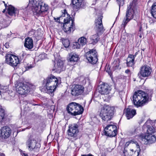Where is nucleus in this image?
Wrapping results in <instances>:
<instances>
[{"instance_id":"nucleus-22","label":"nucleus","mask_w":156,"mask_h":156,"mask_svg":"<svg viewBox=\"0 0 156 156\" xmlns=\"http://www.w3.org/2000/svg\"><path fill=\"white\" fill-rule=\"evenodd\" d=\"M64 66V62L61 60H58L56 64L54 66L53 70H55L57 72H60L65 69Z\"/></svg>"},{"instance_id":"nucleus-50","label":"nucleus","mask_w":156,"mask_h":156,"mask_svg":"<svg viewBox=\"0 0 156 156\" xmlns=\"http://www.w3.org/2000/svg\"><path fill=\"white\" fill-rule=\"evenodd\" d=\"M137 54H138V52H136L135 53V54L134 55H133V56H134V58H135V57H136V55H137Z\"/></svg>"},{"instance_id":"nucleus-18","label":"nucleus","mask_w":156,"mask_h":156,"mask_svg":"<svg viewBox=\"0 0 156 156\" xmlns=\"http://www.w3.org/2000/svg\"><path fill=\"white\" fill-rule=\"evenodd\" d=\"M99 91L102 95L108 94L111 90V88L107 83H103L99 86Z\"/></svg>"},{"instance_id":"nucleus-40","label":"nucleus","mask_w":156,"mask_h":156,"mask_svg":"<svg viewBox=\"0 0 156 156\" xmlns=\"http://www.w3.org/2000/svg\"><path fill=\"white\" fill-rule=\"evenodd\" d=\"M24 54H23L22 55H21L20 56V57L19 58V61H20V62H21L22 61H23L24 60Z\"/></svg>"},{"instance_id":"nucleus-34","label":"nucleus","mask_w":156,"mask_h":156,"mask_svg":"<svg viewBox=\"0 0 156 156\" xmlns=\"http://www.w3.org/2000/svg\"><path fill=\"white\" fill-rule=\"evenodd\" d=\"M78 41L80 43V45L83 46L86 44L87 42V40L86 38L84 37H82L78 39Z\"/></svg>"},{"instance_id":"nucleus-15","label":"nucleus","mask_w":156,"mask_h":156,"mask_svg":"<svg viewBox=\"0 0 156 156\" xmlns=\"http://www.w3.org/2000/svg\"><path fill=\"white\" fill-rule=\"evenodd\" d=\"M78 127V125L76 124L69 125V129L67 131L68 136L73 138L76 137L79 132Z\"/></svg>"},{"instance_id":"nucleus-16","label":"nucleus","mask_w":156,"mask_h":156,"mask_svg":"<svg viewBox=\"0 0 156 156\" xmlns=\"http://www.w3.org/2000/svg\"><path fill=\"white\" fill-rule=\"evenodd\" d=\"M84 91V87L81 85H75L71 88V94L73 96H79Z\"/></svg>"},{"instance_id":"nucleus-42","label":"nucleus","mask_w":156,"mask_h":156,"mask_svg":"<svg viewBox=\"0 0 156 156\" xmlns=\"http://www.w3.org/2000/svg\"><path fill=\"white\" fill-rule=\"evenodd\" d=\"M32 67L31 66V65H27L25 67V68L26 69V70H28L32 68Z\"/></svg>"},{"instance_id":"nucleus-8","label":"nucleus","mask_w":156,"mask_h":156,"mask_svg":"<svg viewBox=\"0 0 156 156\" xmlns=\"http://www.w3.org/2000/svg\"><path fill=\"white\" fill-rule=\"evenodd\" d=\"M142 130L147 134H151L156 132V121L154 122L147 120L142 126Z\"/></svg>"},{"instance_id":"nucleus-24","label":"nucleus","mask_w":156,"mask_h":156,"mask_svg":"<svg viewBox=\"0 0 156 156\" xmlns=\"http://www.w3.org/2000/svg\"><path fill=\"white\" fill-rule=\"evenodd\" d=\"M24 46L26 48L28 49H32L33 46L32 39L29 37L26 38L25 39Z\"/></svg>"},{"instance_id":"nucleus-4","label":"nucleus","mask_w":156,"mask_h":156,"mask_svg":"<svg viewBox=\"0 0 156 156\" xmlns=\"http://www.w3.org/2000/svg\"><path fill=\"white\" fill-rule=\"evenodd\" d=\"M136 9V3L134 2L133 1L127 7L126 16L124 18L121 25L122 27L125 28L127 23L133 19Z\"/></svg>"},{"instance_id":"nucleus-5","label":"nucleus","mask_w":156,"mask_h":156,"mask_svg":"<svg viewBox=\"0 0 156 156\" xmlns=\"http://www.w3.org/2000/svg\"><path fill=\"white\" fill-rule=\"evenodd\" d=\"M114 108L108 105H104L101 109L99 116L102 120L108 121L113 117Z\"/></svg>"},{"instance_id":"nucleus-31","label":"nucleus","mask_w":156,"mask_h":156,"mask_svg":"<svg viewBox=\"0 0 156 156\" xmlns=\"http://www.w3.org/2000/svg\"><path fill=\"white\" fill-rule=\"evenodd\" d=\"M83 0H72V3L73 5L76 6V8L81 7Z\"/></svg>"},{"instance_id":"nucleus-7","label":"nucleus","mask_w":156,"mask_h":156,"mask_svg":"<svg viewBox=\"0 0 156 156\" xmlns=\"http://www.w3.org/2000/svg\"><path fill=\"white\" fill-rule=\"evenodd\" d=\"M67 109L69 113L74 116L82 114L84 110L81 105L75 102H72L69 104Z\"/></svg>"},{"instance_id":"nucleus-10","label":"nucleus","mask_w":156,"mask_h":156,"mask_svg":"<svg viewBox=\"0 0 156 156\" xmlns=\"http://www.w3.org/2000/svg\"><path fill=\"white\" fill-rule=\"evenodd\" d=\"M34 4H32L34 7V10L37 14H41L43 12L47 11L48 9V5L44 3L38 1H33Z\"/></svg>"},{"instance_id":"nucleus-38","label":"nucleus","mask_w":156,"mask_h":156,"mask_svg":"<svg viewBox=\"0 0 156 156\" xmlns=\"http://www.w3.org/2000/svg\"><path fill=\"white\" fill-rule=\"evenodd\" d=\"M117 1L119 5V9H120V6H122L124 4V1L123 0H117Z\"/></svg>"},{"instance_id":"nucleus-46","label":"nucleus","mask_w":156,"mask_h":156,"mask_svg":"<svg viewBox=\"0 0 156 156\" xmlns=\"http://www.w3.org/2000/svg\"><path fill=\"white\" fill-rule=\"evenodd\" d=\"M124 94L122 91H121L119 92V95H120V97L121 98L122 95Z\"/></svg>"},{"instance_id":"nucleus-43","label":"nucleus","mask_w":156,"mask_h":156,"mask_svg":"<svg viewBox=\"0 0 156 156\" xmlns=\"http://www.w3.org/2000/svg\"><path fill=\"white\" fill-rule=\"evenodd\" d=\"M21 154L22 156H28L27 154L25 153L24 151L21 152Z\"/></svg>"},{"instance_id":"nucleus-49","label":"nucleus","mask_w":156,"mask_h":156,"mask_svg":"<svg viewBox=\"0 0 156 156\" xmlns=\"http://www.w3.org/2000/svg\"><path fill=\"white\" fill-rule=\"evenodd\" d=\"M0 156H5L4 154L0 152Z\"/></svg>"},{"instance_id":"nucleus-47","label":"nucleus","mask_w":156,"mask_h":156,"mask_svg":"<svg viewBox=\"0 0 156 156\" xmlns=\"http://www.w3.org/2000/svg\"><path fill=\"white\" fill-rule=\"evenodd\" d=\"M81 156H94L91 154H83Z\"/></svg>"},{"instance_id":"nucleus-27","label":"nucleus","mask_w":156,"mask_h":156,"mask_svg":"<svg viewBox=\"0 0 156 156\" xmlns=\"http://www.w3.org/2000/svg\"><path fill=\"white\" fill-rule=\"evenodd\" d=\"M8 14L11 16H15L16 12L17 11V9L11 5H9L8 6L7 10Z\"/></svg>"},{"instance_id":"nucleus-32","label":"nucleus","mask_w":156,"mask_h":156,"mask_svg":"<svg viewBox=\"0 0 156 156\" xmlns=\"http://www.w3.org/2000/svg\"><path fill=\"white\" fill-rule=\"evenodd\" d=\"M130 145L131 146H136L137 148L138 147H139V146L137 144V143L136 141H135L134 140H131L129 141H128L125 144V147L124 148L126 149V147H127L128 146Z\"/></svg>"},{"instance_id":"nucleus-17","label":"nucleus","mask_w":156,"mask_h":156,"mask_svg":"<svg viewBox=\"0 0 156 156\" xmlns=\"http://www.w3.org/2000/svg\"><path fill=\"white\" fill-rule=\"evenodd\" d=\"M151 68L147 65H144L141 67L140 71L138 73V76H141L143 77H147L149 76L151 72Z\"/></svg>"},{"instance_id":"nucleus-13","label":"nucleus","mask_w":156,"mask_h":156,"mask_svg":"<svg viewBox=\"0 0 156 156\" xmlns=\"http://www.w3.org/2000/svg\"><path fill=\"white\" fill-rule=\"evenodd\" d=\"M139 138L145 144H152L154 143L156 141V137L154 135L151 134H140Z\"/></svg>"},{"instance_id":"nucleus-29","label":"nucleus","mask_w":156,"mask_h":156,"mask_svg":"<svg viewBox=\"0 0 156 156\" xmlns=\"http://www.w3.org/2000/svg\"><path fill=\"white\" fill-rule=\"evenodd\" d=\"M100 39L99 34L97 33V34L93 35L91 37V40L92 41L91 43L95 44Z\"/></svg>"},{"instance_id":"nucleus-51","label":"nucleus","mask_w":156,"mask_h":156,"mask_svg":"<svg viewBox=\"0 0 156 156\" xmlns=\"http://www.w3.org/2000/svg\"><path fill=\"white\" fill-rule=\"evenodd\" d=\"M4 5H5V8H6L8 6L5 3Z\"/></svg>"},{"instance_id":"nucleus-21","label":"nucleus","mask_w":156,"mask_h":156,"mask_svg":"<svg viewBox=\"0 0 156 156\" xmlns=\"http://www.w3.org/2000/svg\"><path fill=\"white\" fill-rule=\"evenodd\" d=\"M139 148L137 150H135L133 149H130L128 151L129 153L128 152V151L126 150L125 148L124 149L123 153L125 156H138L139 154L140 151V149L139 147Z\"/></svg>"},{"instance_id":"nucleus-26","label":"nucleus","mask_w":156,"mask_h":156,"mask_svg":"<svg viewBox=\"0 0 156 156\" xmlns=\"http://www.w3.org/2000/svg\"><path fill=\"white\" fill-rule=\"evenodd\" d=\"M134 57L133 55H130L128 56L127 59L126 63L127 66L129 67H133L134 64Z\"/></svg>"},{"instance_id":"nucleus-14","label":"nucleus","mask_w":156,"mask_h":156,"mask_svg":"<svg viewBox=\"0 0 156 156\" xmlns=\"http://www.w3.org/2000/svg\"><path fill=\"white\" fill-rule=\"evenodd\" d=\"M116 126L113 125H108L105 128L104 131L105 135L113 137L116 135L117 132Z\"/></svg>"},{"instance_id":"nucleus-48","label":"nucleus","mask_w":156,"mask_h":156,"mask_svg":"<svg viewBox=\"0 0 156 156\" xmlns=\"http://www.w3.org/2000/svg\"><path fill=\"white\" fill-rule=\"evenodd\" d=\"M143 26H140V29H139V32H141L142 29H143Z\"/></svg>"},{"instance_id":"nucleus-3","label":"nucleus","mask_w":156,"mask_h":156,"mask_svg":"<svg viewBox=\"0 0 156 156\" xmlns=\"http://www.w3.org/2000/svg\"><path fill=\"white\" fill-rule=\"evenodd\" d=\"M46 87V91L47 93L52 94L55 91L58 85L60 83V81L55 76L51 75L48 76L44 81Z\"/></svg>"},{"instance_id":"nucleus-36","label":"nucleus","mask_w":156,"mask_h":156,"mask_svg":"<svg viewBox=\"0 0 156 156\" xmlns=\"http://www.w3.org/2000/svg\"><path fill=\"white\" fill-rule=\"evenodd\" d=\"M151 13H154L156 12V2L154 3L151 6Z\"/></svg>"},{"instance_id":"nucleus-11","label":"nucleus","mask_w":156,"mask_h":156,"mask_svg":"<svg viewBox=\"0 0 156 156\" xmlns=\"http://www.w3.org/2000/svg\"><path fill=\"white\" fill-rule=\"evenodd\" d=\"M27 147L29 151H38L40 147V144L35 139L32 138L29 139L26 142Z\"/></svg>"},{"instance_id":"nucleus-39","label":"nucleus","mask_w":156,"mask_h":156,"mask_svg":"<svg viewBox=\"0 0 156 156\" xmlns=\"http://www.w3.org/2000/svg\"><path fill=\"white\" fill-rule=\"evenodd\" d=\"M7 96L5 97V99L7 100H10L12 99V97H13L12 95H9V94H6Z\"/></svg>"},{"instance_id":"nucleus-44","label":"nucleus","mask_w":156,"mask_h":156,"mask_svg":"<svg viewBox=\"0 0 156 156\" xmlns=\"http://www.w3.org/2000/svg\"><path fill=\"white\" fill-rule=\"evenodd\" d=\"M125 73L127 74H128V75H130V71L128 69H127V70H126L125 71Z\"/></svg>"},{"instance_id":"nucleus-19","label":"nucleus","mask_w":156,"mask_h":156,"mask_svg":"<svg viewBox=\"0 0 156 156\" xmlns=\"http://www.w3.org/2000/svg\"><path fill=\"white\" fill-rule=\"evenodd\" d=\"M0 137L5 139L8 138L10 135L11 130L8 126H3L0 129Z\"/></svg>"},{"instance_id":"nucleus-53","label":"nucleus","mask_w":156,"mask_h":156,"mask_svg":"<svg viewBox=\"0 0 156 156\" xmlns=\"http://www.w3.org/2000/svg\"><path fill=\"white\" fill-rule=\"evenodd\" d=\"M3 3H4V4L5 3V1H3Z\"/></svg>"},{"instance_id":"nucleus-23","label":"nucleus","mask_w":156,"mask_h":156,"mask_svg":"<svg viewBox=\"0 0 156 156\" xmlns=\"http://www.w3.org/2000/svg\"><path fill=\"white\" fill-rule=\"evenodd\" d=\"M103 16H100L95 22L96 26L98 28V32H101L103 31V27L102 24V20Z\"/></svg>"},{"instance_id":"nucleus-35","label":"nucleus","mask_w":156,"mask_h":156,"mask_svg":"<svg viewBox=\"0 0 156 156\" xmlns=\"http://www.w3.org/2000/svg\"><path fill=\"white\" fill-rule=\"evenodd\" d=\"M62 43L64 47L68 48L70 45L69 41L67 39H64L62 41Z\"/></svg>"},{"instance_id":"nucleus-52","label":"nucleus","mask_w":156,"mask_h":156,"mask_svg":"<svg viewBox=\"0 0 156 156\" xmlns=\"http://www.w3.org/2000/svg\"><path fill=\"white\" fill-rule=\"evenodd\" d=\"M5 9H4L3 11V12H5Z\"/></svg>"},{"instance_id":"nucleus-37","label":"nucleus","mask_w":156,"mask_h":156,"mask_svg":"<svg viewBox=\"0 0 156 156\" xmlns=\"http://www.w3.org/2000/svg\"><path fill=\"white\" fill-rule=\"evenodd\" d=\"M73 45L75 47V48H80L81 47H82L79 41L78 42H76L74 43L73 44Z\"/></svg>"},{"instance_id":"nucleus-45","label":"nucleus","mask_w":156,"mask_h":156,"mask_svg":"<svg viewBox=\"0 0 156 156\" xmlns=\"http://www.w3.org/2000/svg\"><path fill=\"white\" fill-rule=\"evenodd\" d=\"M151 14L153 17L156 19V12H154V13H151Z\"/></svg>"},{"instance_id":"nucleus-30","label":"nucleus","mask_w":156,"mask_h":156,"mask_svg":"<svg viewBox=\"0 0 156 156\" xmlns=\"http://www.w3.org/2000/svg\"><path fill=\"white\" fill-rule=\"evenodd\" d=\"M120 61L119 59H117L113 61V63H112V66L113 69V70H114L119 69H120L119 67V63Z\"/></svg>"},{"instance_id":"nucleus-1","label":"nucleus","mask_w":156,"mask_h":156,"mask_svg":"<svg viewBox=\"0 0 156 156\" xmlns=\"http://www.w3.org/2000/svg\"><path fill=\"white\" fill-rule=\"evenodd\" d=\"M62 14L61 16L56 19L55 18V20L57 22H59L60 20L62 19L63 17L67 16V17L65 18L63 20L64 23L63 24V27L64 31L67 34L70 33L71 31H73L74 30V22L72 19V18L70 17V16L67 13V11L66 9H64L63 11L62 12Z\"/></svg>"},{"instance_id":"nucleus-6","label":"nucleus","mask_w":156,"mask_h":156,"mask_svg":"<svg viewBox=\"0 0 156 156\" xmlns=\"http://www.w3.org/2000/svg\"><path fill=\"white\" fill-rule=\"evenodd\" d=\"M16 90L20 94L25 95L28 93L30 90H33L35 87L28 83H19L16 85Z\"/></svg>"},{"instance_id":"nucleus-41","label":"nucleus","mask_w":156,"mask_h":156,"mask_svg":"<svg viewBox=\"0 0 156 156\" xmlns=\"http://www.w3.org/2000/svg\"><path fill=\"white\" fill-rule=\"evenodd\" d=\"M141 25L143 26V29H147V24L146 23H144L142 24Z\"/></svg>"},{"instance_id":"nucleus-20","label":"nucleus","mask_w":156,"mask_h":156,"mask_svg":"<svg viewBox=\"0 0 156 156\" xmlns=\"http://www.w3.org/2000/svg\"><path fill=\"white\" fill-rule=\"evenodd\" d=\"M124 111L128 119L132 118L136 114V110L133 109L131 106H129Z\"/></svg>"},{"instance_id":"nucleus-12","label":"nucleus","mask_w":156,"mask_h":156,"mask_svg":"<svg viewBox=\"0 0 156 156\" xmlns=\"http://www.w3.org/2000/svg\"><path fill=\"white\" fill-rule=\"evenodd\" d=\"M85 56L90 63L94 64L97 62L98 60V54L95 50L92 49L90 50L86 53Z\"/></svg>"},{"instance_id":"nucleus-9","label":"nucleus","mask_w":156,"mask_h":156,"mask_svg":"<svg viewBox=\"0 0 156 156\" xmlns=\"http://www.w3.org/2000/svg\"><path fill=\"white\" fill-rule=\"evenodd\" d=\"M19 61V58L12 54L8 53L5 56V63L12 67L17 66L20 64Z\"/></svg>"},{"instance_id":"nucleus-55","label":"nucleus","mask_w":156,"mask_h":156,"mask_svg":"<svg viewBox=\"0 0 156 156\" xmlns=\"http://www.w3.org/2000/svg\"><path fill=\"white\" fill-rule=\"evenodd\" d=\"M1 91H0V94H1Z\"/></svg>"},{"instance_id":"nucleus-33","label":"nucleus","mask_w":156,"mask_h":156,"mask_svg":"<svg viewBox=\"0 0 156 156\" xmlns=\"http://www.w3.org/2000/svg\"><path fill=\"white\" fill-rule=\"evenodd\" d=\"M140 131V129L139 127L135 126L131 129L130 132L131 135H133L138 133Z\"/></svg>"},{"instance_id":"nucleus-2","label":"nucleus","mask_w":156,"mask_h":156,"mask_svg":"<svg viewBox=\"0 0 156 156\" xmlns=\"http://www.w3.org/2000/svg\"><path fill=\"white\" fill-rule=\"evenodd\" d=\"M149 97L148 94L142 90H138L134 93L133 97L134 105L137 107L141 106L149 101Z\"/></svg>"},{"instance_id":"nucleus-54","label":"nucleus","mask_w":156,"mask_h":156,"mask_svg":"<svg viewBox=\"0 0 156 156\" xmlns=\"http://www.w3.org/2000/svg\"><path fill=\"white\" fill-rule=\"evenodd\" d=\"M140 37H141V35L140 36Z\"/></svg>"},{"instance_id":"nucleus-25","label":"nucleus","mask_w":156,"mask_h":156,"mask_svg":"<svg viewBox=\"0 0 156 156\" xmlns=\"http://www.w3.org/2000/svg\"><path fill=\"white\" fill-rule=\"evenodd\" d=\"M6 120L5 110L0 106V125Z\"/></svg>"},{"instance_id":"nucleus-28","label":"nucleus","mask_w":156,"mask_h":156,"mask_svg":"<svg viewBox=\"0 0 156 156\" xmlns=\"http://www.w3.org/2000/svg\"><path fill=\"white\" fill-rule=\"evenodd\" d=\"M69 56L70 57L69 60L70 62H76L79 59L78 55L74 53H71L69 54Z\"/></svg>"}]
</instances>
